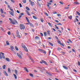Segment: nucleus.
Listing matches in <instances>:
<instances>
[{
  "label": "nucleus",
  "instance_id": "4",
  "mask_svg": "<svg viewBox=\"0 0 80 80\" xmlns=\"http://www.w3.org/2000/svg\"><path fill=\"white\" fill-rule=\"evenodd\" d=\"M10 48H11V50L12 51L13 53H15L16 52H15L13 50V49H14V48L13 47V46H11Z\"/></svg>",
  "mask_w": 80,
  "mask_h": 80
},
{
  "label": "nucleus",
  "instance_id": "32",
  "mask_svg": "<svg viewBox=\"0 0 80 80\" xmlns=\"http://www.w3.org/2000/svg\"><path fill=\"white\" fill-rule=\"evenodd\" d=\"M76 13H77V14H78V15H79V16H80V12H79L78 11H77Z\"/></svg>",
  "mask_w": 80,
  "mask_h": 80
},
{
  "label": "nucleus",
  "instance_id": "57",
  "mask_svg": "<svg viewBox=\"0 0 80 80\" xmlns=\"http://www.w3.org/2000/svg\"><path fill=\"white\" fill-rule=\"evenodd\" d=\"M55 22H56V23H59V21H58V20H55Z\"/></svg>",
  "mask_w": 80,
  "mask_h": 80
},
{
  "label": "nucleus",
  "instance_id": "29",
  "mask_svg": "<svg viewBox=\"0 0 80 80\" xmlns=\"http://www.w3.org/2000/svg\"><path fill=\"white\" fill-rule=\"evenodd\" d=\"M5 67H6V65H4L3 66L2 68H3V69H4V70H5Z\"/></svg>",
  "mask_w": 80,
  "mask_h": 80
},
{
  "label": "nucleus",
  "instance_id": "45",
  "mask_svg": "<svg viewBox=\"0 0 80 80\" xmlns=\"http://www.w3.org/2000/svg\"><path fill=\"white\" fill-rule=\"evenodd\" d=\"M21 17H22V15H21V14H20L19 16L18 19H20V18H21Z\"/></svg>",
  "mask_w": 80,
  "mask_h": 80
},
{
  "label": "nucleus",
  "instance_id": "48",
  "mask_svg": "<svg viewBox=\"0 0 80 80\" xmlns=\"http://www.w3.org/2000/svg\"><path fill=\"white\" fill-rule=\"evenodd\" d=\"M44 64H45L46 65H48V64H47V62H45V61H44Z\"/></svg>",
  "mask_w": 80,
  "mask_h": 80
},
{
  "label": "nucleus",
  "instance_id": "16",
  "mask_svg": "<svg viewBox=\"0 0 80 80\" xmlns=\"http://www.w3.org/2000/svg\"><path fill=\"white\" fill-rule=\"evenodd\" d=\"M24 49L26 52H28V49H27V48L25 46L24 48Z\"/></svg>",
  "mask_w": 80,
  "mask_h": 80
},
{
  "label": "nucleus",
  "instance_id": "56",
  "mask_svg": "<svg viewBox=\"0 0 80 80\" xmlns=\"http://www.w3.org/2000/svg\"><path fill=\"white\" fill-rule=\"evenodd\" d=\"M43 52V53H44V54H46V53H47L46 52V51H45V50H44V51L42 52Z\"/></svg>",
  "mask_w": 80,
  "mask_h": 80
},
{
  "label": "nucleus",
  "instance_id": "41",
  "mask_svg": "<svg viewBox=\"0 0 80 80\" xmlns=\"http://www.w3.org/2000/svg\"><path fill=\"white\" fill-rule=\"evenodd\" d=\"M29 75L31 77H33V75L32 73L29 74Z\"/></svg>",
  "mask_w": 80,
  "mask_h": 80
},
{
  "label": "nucleus",
  "instance_id": "63",
  "mask_svg": "<svg viewBox=\"0 0 80 80\" xmlns=\"http://www.w3.org/2000/svg\"><path fill=\"white\" fill-rule=\"evenodd\" d=\"M8 35H10V31L8 32Z\"/></svg>",
  "mask_w": 80,
  "mask_h": 80
},
{
  "label": "nucleus",
  "instance_id": "51",
  "mask_svg": "<svg viewBox=\"0 0 80 80\" xmlns=\"http://www.w3.org/2000/svg\"><path fill=\"white\" fill-rule=\"evenodd\" d=\"M52 13L53 14H56L57 13V12H56V11H55V12H53Z\"/></svg>",
  "mask_w": 80,
  "mask_h": 80
},
{
  "label": "nucleus",
  "instance_id": "33",
  "mask_svg": "<svg viewBox=\"0 0 80 80\" xmlns=\"http://www.w3.org/2000/svg\"><path fill=\"white\" fill-rule=\"evenodd\" d=\"M15 49H16V50H17V51L18 50V48L17 46L15 47Z\"/></svg>",
  "mask_w": 80,
  "mask_h": 80
},
{
  "label": "nucleus",
  "instance_id": "62",
  "mask_svg": "<svg viewBox=\"0 0 80 80\" xmlns=\"http://www.w3.org/2000/svg\"><path fill=\"white\" fill-rule=\"evenodd\" d=\"M46 73H47V74H48V75H50V73L48 72H46Z\"/></svg>",
  "mask_w": 80,
  "mask_h": 80
},
{
  "label": "nucleus",
  "instance_id": "47",
  "mask_svg": "<svg viewBox=\"0 0 80 80\" xmlns=\"http://www.w3.org/2000/svg\"><path fill=\"white\" fill-rule=\"evenodd\" d=\"M19 5L20 7V8H22V4H21V3H19Z\"/></svg>",
  "mask_w": 80,
  "mask_h": 80
},
{
  "label": "nucleus",
  "instance_id": "24",
  "mask_svg": "<svg viewBox=\"0 0 80 80\" xmlns=\"http://www.w3.org/2000/svg\"><path fill=\"white\" fill-rule=\"evenodd\" d=\"M6 43L7 45H10V43H9V42H8V41H6Z\"/></svg>",
  "mask_w": 80,
  "mask_h": 80
},
{
  "label": "nucleus",
  "instance_id": "39",
  "mask_svg": "<svg viewBox=\"0 0 80 80\" xmlns=\"http://www.w3.org/2000/svg\"><path fill=\"white\" fill-rule=\"evenodd\" d=\"M40 35H41V37L43 36V34L42 33L40 32Z\"/></svg>",
  "mask_w": 80,
  "mask_h": 80
},
{
  "label": "nucleus",
  "instance_id": "27",
  "mask_svg": "<svg viewBox=\"0 0 80 80\" xmlns=\"http://www.w3.org/2000/svg\"><path fill=\"white\" fill-rule=\"evenodd\" d=\"M8 72L9 73H11V70H10V68H8Z\"/></svg>",
  "mask_w": 80,
  "mask_h": 80
},
{
  "label": "nucleus",
  "instance_id": "60",
  "mask_svg": "<svg viewBox=\"0 0 80 80\" xmlns=\"http://www.w3.org/2000/svg\"><path fill=\"white\" fill-rule=\"evenodd\" d=\"M47 3H48V4L49 5H52V3H51L50 2H48Z\"/></svg>",
  "mask_w": 80,
  "mask_h": 80
},
{
  "label": "nucleus",
  "instance_id": "8",
  "mask_svg": "<svg viewBox=\"0 0 80 80\" xmlns=\"http://www.w3.org/2000/svg\"><path fill=\"white\" fill-rule=\"evenodd\" d=\"M62 67H63L64 69H65V70H68V68L65 66H63Z\"/></svg>",
  "mask_w": 80,
  "mask_h": 80
},
{
  "label": "nucleus",
  "instance_id": "44",
  "mask_svg": "<svg viewBox=\"0 0 80 80\" xmlns=\"http://www.w3.org/2000/svg\"><path fill=\"white\" fill-rule=\"evenodd\" d=\"M26 9H27V10H30V8H29L27 7H26Z\"/></svg>",
  "mask_w": 80,
  "mask_h": 80
},
{
  "label": "nucleus",
  "instance_id": "31",
  "mask_svg": "<svg viewBox=\"0 0 80 80\" xmlns=\"http://www.w3.org/2000/svg\"><path fill=\"white\" fill-rule=\"evenodd\" d=\"M1 12L2 13H3V9H1Z\"/></svg>",
  "mask_w": 80,
  "mask_h": 80
},
{
  "label": "nucleus",
  "instance_id": "30",
  "mask_svg": "<svg viewBox=\"0 0 80 80\" xmlns=\"http://www.w3.org/2000/svg\"><path fill=\"white\" fill-rule=\"evenodd\" d=\"M44 37H47V32H44Z\"/></svg>",
  "mask_w": 80,
  "mask_h": 80
},
{
  "label": "nucleus",
  "instance_id": "43",
  "mask_svg": "<svg viewBox=\"0 0 80 80\" xmlns=\"http://www.w3.org/2000/svg\"><path fill=\"white\" fill-rule=\"evenodd\" d=\"M55 37L56 38V39H57V40H59V39H58V37H57V36H55Z\"/></svg>",
  "mask_w": 80,
  "mask_h": 80
},
{
  "label": "nucleus",
  "instance_id": "52",
  "mask_svg": "<svg viewBox=\"0 0 80 80\" xmlns=\"http://www.w3.org/2000/svg\"><path fill=\"white\" fill-rule=\"evenodd\" d=\"M22 2L23 3H26V0H22Z\"/></svg>",
  "mask_w": 80,
  "mask_h": 80
},
{
  "label": "nucleus",
  "instance_id": "50",
  "mask_svg": "<svg viewBox=\"0 0 80 80\" xmlns=\"http://www.w3.org/2000/svg\"><path fill=\"white\" fill-rule=\"evenodd\" d=\"M58 50H62V49H61L60 48H58L57 49Z\"/></svg>",
  "mask_w": 80,
  "mask_h": 80
},
{
  "label": "nucleus",
  "instance_id": "61",
  "mask_svg": "<svg viewBox=\"0 0 80 80\" xmlns=\"http://www.w3.org/2000/svg\"><path fill=\"white\" fill-rule=\"evenodd\" d=\"M10 10L12 12H14V11H13V10L12 9H10Z\"/></svg>",
  "mask_w": 80,
  "mask_h": 80
},
{
  "label": "nucleus",
  "instance_id": "49",
  "mask_svg": "<svg viewBox=\"0 0 80 80\" xmlns=\"http://www.w3.org/2000/svg\"><path fill=\"white\" fill-rule=\"evenodd\" d=\"M60 45H62V47H64V44H63L62 43H61L60 44Z\"/></svg>",
  "mask_w": 80,
  "mask_h": 80
},
{
  "label": "nucleus",
  "instance_id": "42",
  "mask_svg": "<svg viewBox=\"0 0 80 80\" xmlns=\"http://www.w3.org/2000/svg\"><path fill=\"white\" fill-rule=\"evenodd\" d=\"M44 14L46 15V16H48V14L46 12H44Z\"/></svg>",
  "mask_w": 80,
  "mask_h": 80
},
{
  "label": "nucleus",
  "instance_id": "23",
  "mask_svg": "<svg viewBox=\"0 0 80 80\" xmlns=\"http://www.w3.org/2000/svg\"><path fill=\"white\" fill-rule=\"evenodd\" d=\"M6 60L7 62H10V59L8 58H6Z\"/></svg>",
  "mask_w": 80,
  "mask_h": 80
},
{
  "label": "nucleus",
  "instance_id": "12",
  "mask_svg": "<svg viewBox=\"0 0 80 80\" xmlns=\"http://www.w3.org/2000/svg\"><path fill=\"white\" fill-rule=\"evenodd\" d=\"M38 69H40V71H42V67H38Z\"/></svg>",
  "mask_w": 80,
  "mask_h": 80
},
{
  "label": "nucleus",
  "instance_id": "25",
  "mask_svg": "<svg viewBox=\"0 0 80 80\" xmlns=\"http://www.w3.org/2000/svg\"><path fill=\"white\" fill-rule=\"evenodd\" d=\"M13 75L15 77V79H17V75H16L15 74H14Z\"/></svg>",
  "mask_w": 80,
  "mask_h": 80
},
{
  "label": "nucleus",
  "instance_id": "36",
  "mask_svg": "<svg viewBox=\"0 0 80 80\" xmlns=\"http://www.w3.org/2000/svg\"><path fill=\"white\" fill-rule=\"evenodd\" d=\"M0 28H1V29L2 30V31H3V32H4L5 30H4V29H3V28H2V27H0Z\"/></svg>",
  "mask_w": 80,
  "mask_h": 80
},
{
  "label": "nucleus",
  "instance_id": "55",
  "mask_svg": "<svg viewBox=\"0 0 80 80\" xmlns=\"http://www.w3.org/2000/svg\"><path fill=\"white\" fill-rule=\"evenodd\" d=\"M78 64L79 66H80V62L79 61H78Z\"/></svg>",
  "mask_w": 80,
  "mask_h": 80
},
{
  "label": "nucleus",
  "instance_id": "15",
  "mask_svg": "<svg viewBox=\"0 0 80 80\" xmlns=\"http://www.w3.org/2000/svg\"><path fill=\"white\" fill-rule=\"evenodd\" d=\"M39 38H39V37L38 36H36L35 37V39H36V40H39Z\"/></svg>",
  "mask_w": 80,
  "mask_h": 80
},
{
  "label": "nucleus",
  "instance_id": "26",
  "mask_svg": "<svg viewBox=\"0 0 80 80\" xmlns=\"http://www.w3.org/2000/svg\"><path fill=\"white\" fill-rule=\"evenodd\" d=\"M68 18H69V19L71 20V19L72 18V16H69L68 17Z\"/></svg>",
  "mask_w": 80,
  "mask_h": 80
},
{
  "label": "nucleus",
  "instance_id": "54",
  "mask_svg": "<svg viewBox=\"0 0 80 80\" xmlns=\"http://www.w3.org/2000/svg\"><path fill=\"white\" fill-rule=\"evenodd\" d=\"M2 57L3 58V59H5V56H4V55H2Z\"/></svg>",
  "mask_w": 80,
  "mask_h": 80
},
{
  "label": "nucleus",
  "instance_id": "11",
  "mask_svg": "<svg viewBox=\"0 0 80 80\" xmlns=\"http://www.w3.org/2000/svg\"><path fill=\"white\" fill-rule=\"evenodd\" d=\"M4 73L5 74L6 76H7V77L8 76V74L7 73L6 71H4Z\"/></svg>",
  "mask_w": 80,
  "mask_h": 80
},
{
  "label": "nucleus",
  "instance_id": "19",
  "mask_svg": "<svg viewBox=\"0 0 80 80\" xmlns=\"http://www.w3.org/2000/svg\"><path fill=\"white\" fill-rule=\"evenodd\" d=\"M48 23L49 25V26H50V27H52V24H51V23L50 22H48Z\"/></svg>",
  "mask_w": 80,
  "mask_h": 80
},
{
  "label": "nucleus",
  "instance_id": "2",
  "mask_svg": "<svg viewBox=\"0 0 80 80\" xmlns=\"http://www.w3.org/2000/svg\"><path fill=\"white\" fill-rule=\"evenodd\" d=\"M16 36L19 38H20V36L19 35V32L18 30H17L16 32Z\"/></svg>",
  "mask_w": 80,
  "mask_h": 80
},
{
  "label": "nucleus",
  "instance_id": "40",
  "mask_svg": "<svg viewBox=\"0 0 80 80\" xmlns=\"http://www.w3.org/2000/svg\"><path fill=\"white\" fill-rule=\"evenodd\" d=\"M65 9H66V10L69 9V7H66L65 8Z\"/></svg>",
  "mask_w": 80,
  "mask_h": 80
},
{
  "label": "nucleus",
  "instance_id": "1",
  "mask_svg": "<svg viewBox=\"0 0 80 80\" xmlns=\"http://www.w3.org/2000/svg\"><path fill=\"white\" fill-rule=\"evenodd\" d=\"M20 28L21 30H25V27L23 26V25L22 24H21L20 26Z\"/></svg>",
  "mask_w": 80,
  "mask_h": 80
},
{
  "label": "nucleus",
  "instance_id": "7",
  "mask_svg": "<svg viewBox=\"0 0 80 80\" xmlns=\"http://www.w3.org/2000/svg\"><path fill=\"white\" fill-rule=\"evenodd\" d=\"M9 13L12 15V16H13V17L14 16V15L13 14V12H12L11 11H9Z\"/></svg>",
  "mask_w": 80,
  "mask_h": 80
},
{
  "label": "nucleus",
  "instance_id": "46",
  "mask_svg": "<svg viewBox=\"0 0 80 80\" xmlns=\"http://www.w3.org/2000/svg\"><path fill=\"white\" fill-rule=\"evenodd\" d=\"M73 71L74 72H75L76 73H77V71L75 69H73Z\"/></svg>",
  "mask_w": 80,
  "mask_h": 80
},
{
  "label": "nucleus",
  "instance_id": "64",
  "mask_svg": "<svg viewBox=\"0 0 80 80\" xmlns=\"http://www.w3.org/2000/svg\"><path fill=\"white\" fill-rule=\"evenodd\" d=\"M52 30L54 31V32H56V30H55V29L54 28H52Z\"/></svg>",
  "mask_w": 80,
  "mask_h": 80
},
{
  "label": "nucleus",
  "instance_id": "5",
  "mask_svg": "<svg viewBox=\"0 0 80 80\" xmlns=\"http://www.w3.org/2000/svg\"><path fill=\"white\" fill-rule=\"evenodd\" d=\"M29 1L30 2V4L32 6H33V5H34V2L32 1L31 0H29Z\"/></svg>",
  "mask_w": 80,
  "mask_h": 80
},
{
  "label": "nucleus",
  "instance_id": "58",
  "mask_svg": "<svg viewBox=\"0 0 80 80\" xmlns=\"http://www.w3.org/2000/svg\"><path fill=\"white\" fill-rule=\"evenodd\" d=\"M8 7L9 8V9H10L11 8V7H10V5H8Z\"/></svg>",
  "mask_w": 80,
  "mask_h": 80
},
{
  "label": "nucleus",
  "instance_id": "14",
  "mask_svg": "<svg viewBox=\"0 0 80 80\" xmlns=\"http://www.w3.org/2000/svg\"><path fill=\"white\" fill-rule=\"evenodd\" d=\"M42 62H40V63H41V64H42V63H44V62H45V61L43 60H41Z\"/></svg>",
  "mask_w": 80,
  "mask_h": 80
},
{
  "label": "nucleus",
  "instance_id": "28",
  "mask_svg": "<svg viewBox=\"0 0 80 80\" xmlns=\"http://www.w3.org/2000/svg\"><path fill=\"white\" fill-rule=\"evenodd\" d=\"M27 14H28V15H29V16H30V13H29V12H28V11H27L26 12Z\"/></svg>",
  "mask_w": 80,
  "mask_h": 80
},
{
  "label": "nucleus",
  "instance_id": "21",
  "mask_svg": "<svg viewBox=\"0 0 80 80\" xmlns=\"http://www.w3.org/2000/svg\"><path fill=\"white\" fill-rule=\"evenodd\" d=\"M15 72V74L16 75H17V73H18V71L17 70L15 69L14 70Z\"/></svg>",
  "mask_w": 80,
  "mask_h": 80
},
{
  "label": "nucleus",
  "instance_id": "22",
  "mask_svg": "<svg viewBox=\"0 0 80 80\" xmlns=\"http://www.w3.org/2000/svg\"><path fill=\"white\" fill-rule=\"evenodd\" d=\"M49 45H51V46H52V47H53V43L49 42Z\"/></svg>",
  "mask_w": 80,
  "mask_h": 80
},
{
  "label": "nucleus",
  "instance_id": "59",
  "mask_svg": "<svg viewBox=\"0 0 80 80\" xmlns=\"http://www.w3.org/2000/svg\"><path fill=\"white\" fill-rule=\"evenodd\" d=\"M59 3L60 4H61L62 5H63V3L62 2H60Z\"/></svg>",
  "mask_w": 80,
  "mask_h": 80
},
{
  "label": "nucleus",
  "instance_id": "18",
  "mask_svg": "<svg viewBox=\"0 0 80 80\" xmlns=\"http://www.w3.org/2000/svg\"><path fill=\"white\" fill-rule=\"evenodd\" d=\"M13 21L15 22V23H17V24H18V22H17V21L16 20L14 19Z\"/></svg>",
  "mask_w": 80,
  "mask_h": 80
},
{
  "label": "nucleus",
  "instance_id": "9",
  "mask_svg": "<svg viewBox=\"0 0 80 80\" xmlns=\"http://www.w3.org/2000/svg\"><path fill=\"white\" fill-rule=\"evenodd\" d=\"M17 55L18 57H19L20 58H22V56H21V55H20L19 54V53H17Z\"/></svg>",
  "mask_w": 80,
  "mask_h": 80
},
{
  "label": "nucleus",
  "instance_id": "10",
  "mask_svg": "<svg viewBox=\"0 0 80 80\" xmlns=\"http://www.w3.org/2000/svg\"><path fill=\"white\" fill-rule=\"evenodd\" d=\"M38 50L39 51H40V52H42L44 51V50H43L42 49L40 48H39L38 49Z\"/></svg>",
  "mask_w": 80,
  "mask_h": 80
},
{
  "label": "nucleus",
  "instance_id": "38",
  "mask_svg": "<svg viewBox=\"0 0 80 80\" xmlns=\"http://www.w3.org/2000/svg\"><path fill=\"white\" fill-rule=\"evenodd\" d=\"M57 16H58V17H61L62 15H61V14H57Z\"/></svg>",
  "mask_w": 80,
  "mask_h": 80
},
{
  "label": "nucleus",
  "instance_id": "6",
  "mask_svg": "<svg viewBox=\"0 0 80 80\" xmlns=\"http://www.w3.org/2000/svg\"><path fill=\"white\" fill-rule=\"evenodd\" d=\"M2 55H4V53L2 52H0V59H2Z\"/></svg>",
  "mask_w": 80,
  "mask_h": 80
},
{
  "label": "nucleus",
  "instance_id": "35",
  "mask_svg": "<svg viewBox=\"0 0 80 80\" xmlns=\"http://www.w3.org/2000/svg\"><path fill=\"white\" fill-rule=\"evenodd\" d=\"M21 46H22V47L23 48H24V47H25V46L23 45V43L22 44V45H21Z\"/></svg>",
  "mask_w": 80,
  "mask_h": 80
},
{
  "label": "nucleus",
  "instance_id": "37",
  "mask_svg": "<svg viewBox=\"0 0 80 80\" xmlns=\"http://www.w3.org/2000/svg\"><path fill=\"white\" fill-rule=\"evenodd\" d=\"M57 42H58V43L59 44H60V45L61 43V42H60V41H59V40H58L57 41Z\"/></svg>",
  "mask_w": 80,
  "mask_h": 80
},
{
  "label": "nucleus",
  "instance_id": "34",
  "mask_svg": "<svg viewBox=\"0 0 80 80\" xmlns=\"http://www.w3.org/2000/svg\"><path fill=\"white\" fill-rule=\"evenodd\" d=\"M40 20L41 22H43V21H44V20H43V18H41Z\"/></svg>",
  "mask_w": 80,
  "mask_h": 80
},
{
  "label": "nucleus",
  "instance_id": "17",
  "mask_svg": "<svg viewBox=\"0 0 80 80\" xmlns=\"http://www.w3.org/2000/svg\"><path fill=\"white\" fill-rule=\"evenodd\" d=\"M29 25L30 26V27H33V24H32V23L30 22Z\"/></svg>",
  "mask_w": 80,
  "mask_h": 80
},
{
  "label": "nucleus",
  "instance_id": "13",
  "mask_svg": "<svg viewBox=\"0 0 80 80\" xmlns=\"http://www.w3.org/2000/svg\"><path fill=\"white\" fill-rule=\"evenodd\" d=\"M25 70H26V72H28V69L27 68L25 67L24 68Z\"/></svg>",
  "mask_w": 80,
  "mask_h": 80
},
{
  "label": "nucleus",
  "instance_id": "20",
  "mask_svg": "<svg viewBox=\"0 0 80 80\" xmlns=\"http://www.w3.org/2000/svg\"><path fill=\"white\" fill-rule=\"evenodd\" d=\"M33 17L34 19H35V20H37V17L35 16H33Z\"/></svg>",
  "mask_w": 80,
  "mask_h": 80
},
{
  "label": "nucleus",
  "instance_id": "53",
  "mask_svg": "<svg viewBox=\"0 0 80 80\" xmlns=\"http://www.w3.org/2000/svg\"><path fill=\"white\" fill-rule=\"evenodd\" d=\"M38 5L39 7H41V4H40L39 3H38Z\"/></svg>",
  "mask_w": 80,
  "mask_h": 80
},
{
  "label": "nucleus",
  "instance_id": "3",
  "mask_svg": "<svg viewBox=\"0 0 80 80\" xmlns=\"http://www.w3.org/2000/svg\"><path fill=\"white\" fill-rule=\"evenodd\" d=\"M9 20H10V21L12 22L11 23L12 24H13V25H15V22H14V21H12V19L10 18H9Z\"/></svg>",
  "mask_w": 80,
  "mask_h": 80
}]
</instances>
